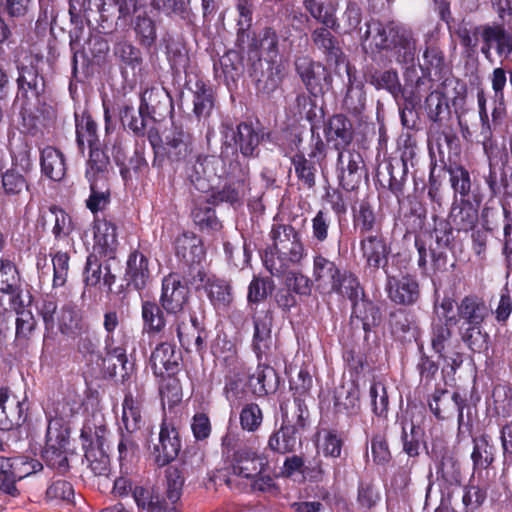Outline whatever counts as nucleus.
<instances>
[{"label":"nucleus","instance_id":"obj_22","mask_svg":"<svg viewBox=\"0 0 512 512\" xmlns=\"http://www.w3.org/2000/svg\"><path fill=\"white\" fill-rule=\"evenodd\" d=\"M116 230L115 224L111 221L96 218L94 220V250L112 257L118 245Z\"/></svg>","mask_w":512,"mask_h":512},{"label":"nucleus","instance_id":"obj_47","mask_svg":"<svg viewBox=\"0 0 512 512\" xmlns=\"http://www.w3.org/2000/svg\"><path fill=\"white\" fill-rule=\"evenodd\" d=\"M247 48L249 51H257L260 49L266 54L269 61H273L278 55V37L274 30L265 28L260 35L259 41L249 38Z\"/></svg>","mask_w":512,"mask_h":512},{"label":"nucleus","instance_id":"obj_52","mask_svg":"<svg viewBox=\"0 0 512 512\" xmlns=\"http://www.w3.org/2000/svg\"><path fill=\"white\" fill-rule=\"evenodd\" d=\"M460 329L461 339L472 351L479 352L486 347L488 335L482 324H462Z\"/></svg>","mask_w":512,"mask_h":512},{"label":"nucleus","instance_id":"obj_11","mask_svg":"<svg viewBox=\"0 0 512 512\" xmlns=\"http://www.w3.org/2000/svg\"><path fill=\"white\" fill-rule=\"evenodd\" d=\"M25 401H21L8 388H0V425L4 429H11L13 426H20L26 420Z\"/></svg>","mask_w":512,"mask_h":512},{"label":"nucleus","instance_id":"obj_28","mask_svg":"<svg viewBox=\"0 0 512 512\" xmlns=\"http://www.w3.org/2000/svg\"><path fill=\"white\" fill-rule=\"evenodd\" d=\"M329 27H318L311 33L313 44L321 50L328 62L338 65L342 62L343 53L337 39L330 32Z\"/></svg>","mask_w":512,"mask_h":512},{"label":"nucleus","instance_id":"obj_29","mask_svg":"<svg viewBox=\"0 0 512 512\" xmlns=\"http://www.w3.org/2000/svg\"><path fill=\"white\" fill-rule=\"evenodd\" d=\"M450 219L455 228L459 231L472 230L478 222V211L474 205L466 200H455L452 204Z\"/></svg>","mask_w":512,"mask_h":512},{"label":"nucleus","instance_id":"obj_41","mask_svg":"<svg viewBox=\"0 0 512 512\" xmlns=\"http://www.w3.org/2000/svg\"><path fill=\"white\" fill-rule=\"evenodd\" d=\"M431 345L440 358L447 360L449 349L452 346V331L447 322L439 320L433 324Z\"/></svg>","mask_w":512,"mask_h":512},{"label":"nucleus","instance_id":"obj_4","mask_svg":"<svg viewBox=\"0 0 512 512\" xmlns=\"http://www.w3.org/2000/svg\"><path fill=\"white\" fill-rule=\"evenodd\" d=\"M295 69L306 89L315 96L323 93L331 84V76L326 67L308 56L298 57Z\"/></svg>","mask_w":512,"mask_h":512},{"label":"nucleus","instance_id":"obj_39","mask_svg":"<svg viewBox=\"0 0 512 512\" xmlns=\"http://www.w3.org/2000/svg\"><path fill=\"white\" fill-rule=\"evenodd\" d=\"M76 137L82 153L85 145H88L90 150L98 148L97 125L90 116L83 115L81 119L76 118Z\"/></svg>","mask_w":512,"mask_h":512},{"label":"nucleus","instance_id":"obj_56","mask_svg":"<svg viewBox=\"0 0 512 512\" xmlns=\"http://www.w3.org/2000/svg\"><path fill=\"white\" fill-rule=\"evenodd\" d=\"M134 30L142 45L150 47L155 42L156 26L145 11L136 16Z\"/></svg>","mask_w":512,"mask_h":512},{"label":"nucleus","instance_id":"obj_7","mask_svg":"<svg viewBox=\"0 0 512 512\" xmlns=\"http://www.w3.org/2000/svg\"><path fill=\"white\" fill-rule=\"evenodd\" d=\"M162 149L171 162L184 161L193 151L192 136L183 127L173 124L164 136Z\"/></svg>","mask_w":512,"mask_h":512},{"label":"nucleus","instance_id":"obj_46","mask_svg":"<svg viewBox=\"0 0 512 512\" xmlns=\"http://www.w3.org/2000/svg\"><path fill=\"white\" fill-rule=\"evenodd\" d=\"M57 321L60 332L72 337L87 326L82 322L80 313L68 305L61 308Z\"/></svg>","mask_w":512,"mask_h":512},{"label":"nucleus","instance_id":"obj_53","mask_svg":"<svg viewBox=\"0 0 512 512\" xmlns=\"http://www.w3.org/2000/svg\"><path fill=\"white\" fill-rule=\"evenodd\" d=\"M114 55L121 61L125 68H130L134 71L141 66L142 57L139 49L127 41L116 43Z\"/></svg>","mask_w":512,"mask_h":512},{"label":"nucleus","instance_id":"obj_27","mask_svg":"<svg viewBox=\"0 0 512 512\" xmlns=\"http://www.w3.org/2000/svg\"><path fill=\"white\" fill-rule=\"evenodd\" d=\"M305 10L322 25L337 31L340 27L336 11L337 5L330 0H303Z\"/></svg>","mask_w":512,"mask_h":512},{"label":"nucleus","instance_id":"obj_54","mask_svg":"<svg viewBox=\"0 0 512 512\" xmlns=\"http://www.w3.org/2000/svg\"><path fill=\"white\" fill-rule=\"evenodd\" d=\"M292 164L298 180L307 188L315 186L316 167L313 162L306 159L302 154H296L292 157Z\"/></svg>","mask_w":512,"mask_h":512},{"label":"nucleus","instance_id":"obj_25","mask_svg":"<svg viewBox=\"0 0 512 512\" xmlns=\"http://www.w3.org/2000/svg\"><path fill=\"white\" fill-rule=\"evenodd\" d=\"M325 136L337 150L343 149L353 139L352 124L345 116L335 115L328 121Z\"/></svg>","mask_w":512,"mask_h":512},{"label":"nucleus","instance_id":"obj_37","mask_svg":"<svg viewBox=\"0 0 512 512\" xmlns=\"http://www.w3.org/2000/svg\"><path fill=\"white\" fill-rule=\"evenodd\" d=\"M352 323L359 321L365 332L371 330L380 322V314L378 308L370 301L360 298L353 303Z\"/></svg>","mask_w":512,"mask_h":512},{"label":"nucleus","instance_id":"obj_19","mask_svg":"<svg viewBox=\"0 0 512 512\" xmlns=\"http://www.w3.org/2000/svg\"><path fill=\"white\" fill-rule=\"evenodd\" d=\"M175 253L190 266L198 265L205 256L202 240L191 232H184L176 238Z\"/></svg>","mask_w":512,"mask_h":512},{"label":"nucleus","instance_id":"obj_1","mask_svg":"<svg viewBox=\"0 0 512 512\" xmlns=\"http://www.w3.org/2000/svg\"><path fill=\"white\" fill-rule=\"evenodd\" d=\"M270 236L276 251V258L266 259V267L272 275L280 276L286 270L301 261L307 255L300 233L291 225L272 226Z\"/></svg>","mask_w":512,"mask_h":512},{"label":"nucleus","instance_id":"obj_35","mask_svg":"<svg viewBox=\"0 0 512 512\" xmlns=\"http://www.w3.org/2000/svg\"><path fill=\"white\" fill-rule=\"evenodd\" d=\"M142 401L131 392L125 395L122 404V423L127 433L137 432L142 425Z\"/></svg>","mask_w":512,"mask_h":512},{"label":"nucleus","instance_id":"obj_42","mask_svg":"<svg viewBox=\"0 0 512 512\" xmlns=\"http://www.w3.org/2000/svg\"><path fill=\"white\" fill-rule=\"evenodd\" d=\"M327 292H334L343 297H347L353 303L359 300L362 294V289L358 279L349 272H339V277L335 279V283L331 285Z\"/></svg>","mask_w":512,"mask_h":512},{"label":"nucleus","instance_id":"obj_49","mask_svg":"<svg viewBox=\"0 0 512 512\" xmlns=\"http://www.w3.org/2000/svg\"><path fill=\"white\" fill-rule=\"evenodd\" d=\"M379 488L370 482H362L358 487L357 504L362 512H375L381 502Z\"/></svg>","mask_w":512,"mask_h":512},{"label":"nucleus","instance_id":"obj_15","mask_svg":"<svg viewBox=\"0 0 512 512\" xmlns=\"http://www.w3.org/2000/svg\"><path fill=\"white\" fill-rule=\"evenodd\" d=\"M66 446V437L58 429L53 430L50 423L47 428L46 445L43 451V458L48 466L59 470L67 468Z\"/></svg>","mask_w":512,"mask_h":512},{"label":"nucleus","instance_id":"obj_44","mask_svg":"<svg viewBox=\"0 0 512 512\" xmlns=\"http://www.w3.org/2000/svg\"><path fill=\"white\" fill-rule=\"evenodd\" d=\"M298 443L295 425H283L279 431L269 439V447L279 453L285 454L295 449Z\"/></svg>","mask_w":512,"mask_h":512},{"label":"nucleus","instance_id":"obj_33","mask_svg":"<svg viewBox=\"0 0 512 512\" xmlns=\"http://www.w3.org/2000/svg\"><path fill=\"white\" fill-rule=\"evenodd\" d=\"M110 170L109 157L101 149L92 148L85 171L88 182H109Z\"/></svg>","mask_w":512,"mask_h":512},{"label":"nucleus","instance_id":"obj_2","mask_svg":"<svg viewBox=\"0 0 512 512\" xmlns=\"http://www.w3.org/2000/svg\"><path fill=\"white\" fill-rule=\"evenodd\" d=\"M18 72V91L13 102V109L25 118L26 115H31L32 108L35 107L40 95L44 92L45 82L32 60L28 64L21 63L18 66Z\"/></svg>","mask_w":512,"mask_h":512},{"label":"nucleus","instance_id":"obj_23","mask_svg":"<svg viewBox=\"0 0 512 512\" xmlns=\"http://www.w3.org/2000/svg\"><path fill=\"white\" fill-rule=\"evenodd\" d=\"M482 53L488 56L491 49L498 55H508L512 51V35L502 25L485 26L482 30Z\"/></svg>","mask_w":512,"mask_h":512},{"label":"nucleus","instance_id":"obj_55","mask_svg":"<svg viewBox=\"0 0 512 512\" xmlns=\"http://www.w3.org/2000/svg\"><path fill=\"white\" fill-rule=\"evenodd\" d=\"M88 468L95 476H108L110 471V460L105 449H96L91 446L85 454Z\"/></svg>","mask_w":512,"mask_h":512},{"label":"nucleus","instance_id":"obj_61","mask_svg":"<svg viewBox=\"0 0 512 512\" xmlns=\"http://www.w3.org/2000/svg\"><path fill=\"white\" fill-rule=\"evenodd\" d=\"M449 174L455 195L459 194L461 199H465L471 191V179L468 170L463 166H454L449 168Z\"/></svg>","mask_w":512,"mask_h":512},{"label":"nucleus","instance_id":"obj_26","mask_svg":"<svg viewBox=\"0 0 512 512\" xmlns=\"http://www.w3.org/2000/svg\"><path fill=\"white\" fill-rule=\"evenodd\" d=\"M399 25L395 22L383 24L378 21H372L367 24L364 40L370 41V45H373L377 50L391 49L393 44L392 38H394Z\"/></svg>","mask_w":512,"mask_h":512},{"label":"nucleus","instance_id":"obj_12","mask_svg":"<svg viewBox=\"0 0 512 512\" xmlns=\"http://www.w3.org/2000/svg\"><path fill=\"white\" fill-rule=\"evenodd\" d=\"M233 166H236V172L235 175L231 176L237 177V179L224 186L222 190L211 195L214 204L220 202L239 203L249 192V172L247 167H241L238 162L233 164Z\"/></svg>","mask_w":512,"mask_h":512},{"label":"nucleus","instance_id":"obj_17","mask_svg":"<svg viewBox=\"0 0 512 512\" xmlns=\"http://www.w3.org/2000/svg\"><path fill=\"white\" fill-rule=\"evenodd\" d=\"M491 314L489 305L477 295H467L457 305V315L462 324H483Z\"/></svg>","mask_w":512,"mask_h":512},{"label":"nucleus","instance_id":"obj_24","mask_svg":"<svg viewBox=\"0 0 512 512\" xmlns=\"http://www.w3.org/2000/svg\"><path fill=\"white\" fill-rule=\"evenodd\" d=\"M392 48L396 61L401 64H413L417 52V41L411 29L399 25L394 38Z\"/></svg>","mask_w":512,"mask_h":512},{"label":"nucleus","instance_id":"obj_10","mask_svg":"<svg viewBox=\"0 0 512 512\" xmlns=\"http://www.w3.org/2000/svg\"><path fill=\"white\" fill-rule=\"evenodd\" d=\"M465 405L466 400L459 393L454 392L452 395H449L447 390H436L432 401L429 402L430 410L438 419H447L457 411L459 426L464 421L463 410Z\"/></svg>","mask_w":512,"mask_h":512},{"label":"nucleus","instance_id":"obj_50","mask_svg":"<svg viewBox=\"0 0 512 512\" xmlns=\"http://www.w3.org/2000/svg\"><path fill=\"white\" fill-rule=\"evenodd\" d=\"M48 218L53 222L52 234L57 240L67 238L73 231L71 217L61 208L51 206L48 212Z\"/></svg>","mask_w":512,"mask_h":512},{"label":"nucleus","instance_id":"obj_3","mask_svg":"<svg viewBox=\"0 0 512 512\" xmlns=\"http://www.w3.org/2000/svg\"><path fill=\"white\" fill-rule=\"evenodd\" d=\"M236 166L230 164L225 169L224 159L214 155H199L195 161L186 167V176L199 191L205 192L211 188L214 180L228 175H235Z\"/></svg>","mask_w":512,"mask_h":512},{"label":"nucleus","instance_id":"obj_64","mask_svg":"<svg viewBox=\"0 0 512 512\" xmlns=\"http://www.w3.org/2000/svg\"><path fill=\"white\" fill-rule=\"evenodd\" d=\"M332 216L327 210H319L311 220L312 239L323 243L328 239Z\"/></svg>","mask_w":512,"mask_h":512},{"label":"nucleus","instance_id":"obj_60","mask_svg":"<svg viewBox=\"0 0 512 512\" xmlns=\"http://www.w3.org/2000/svg\"><path fill=\"white\" fill-rule=\"evenodd\" d=\"M168 95L159 88L146 89L141 95V103L138 109L140 114L152 115L156 113L158 105L166 102Z\"/></svg>","mask_w":512,"mask_h":512},{"label":"nucleus","instance_id":"obj_57","mask_svg":"<svg viewBox=\"0 0 512 512\" xmlns=\"http://www.w3.org/2000/svg\"><path fill=\"white\" fill-rule=\"evenodd\" d=\"M28 188L26 179L15 168L8 169L1 175V189L8 196L20 195Z\"/></svg>","mask_w":512,"mask_h":512},{"label":"nucleus","instance_id":"obj_43","mask_svg":"<svg viewBox=\"0 0 512 512\" xmlns=\"http://www.w3.org/2000/svg\"><path fill=\"white\" fill-rule=\"evenodd\" d=\"M474 470L487 469L494 461V447L489 443L487 435L474 439V447L471 454Z\"/></svg>","mask_w":512,"mask_h":512},{"label":"nucleus","instance_id":"obj_5","mask_svg":"<svg viewBox=\"0 0 512 512\" xmlns=\"http://www.w3.org/2000/svg\"><path fill=\"white\" fill-rule=\"evenodd\" d=\"M189 289L181 282L180 276L171 273L162 281V292L160 303L162 308L175 316L186 313L185 307L188 303Z\"/></svg>","mask_w":512,"mask_h":512},{"label":"nucleus","instance_id":"obj_8","mask_svg":"<svg viewBox=\"0 0 512 512\" xmlns=\"http://www.w3.org/2000/svg\"><path fill=\"white\" fill-rule=\"evenodd\" d=\"M272 324L273 317L269 311H261L253 317L252 350L260 362L267 360L272 350Z\"/></svg>","mask_w":512,"mask_h":512},{"label":"nucleus","instance_id":"obj_38","mask_svg":"<svg viewBox=\"0 0 512 512\" xmlns=\"http://www.w3.org/2000/svg\"><path fill=\"white\" fill-rule=\"evenodd\" d=\"M233 474L243 478H253L258 475V463L256 452L251 449H239L234 454Z\"/></svg>","mask_w":512,"mask_h":512},{"label":"nucleus","instance_id":"obj_16","mask_svg":"<svg viewBox=\"0 0 512 512\" xmlns=\"http://www.w3.org/2000/svg\"><path fill=\"white\" fill-rule=\"evenodd\" d=\"M360 250L369 268H385L388 263L389 247L380 234L368 235L361 239Z\"/></svg>","mask_w":512,"mask_h":512},{"label":"nucleus","instance_id":"obj_20","mask_svg":"<svg viewBox=\"0 0 512 512\" xmlns=\"http://www.w3.org/2000/svg\"><path fill=\"white\" fill-rule=\"evenodd\" d=\"M73 337H77V351L86 361L96 362L99 366H105L107 361L115 359L114 357H108L105 351L103 353L100 352L98 349V338L88 325Z\"/></svg>","mask_w":512,"mask_h":512},{"label":"nucleus","instance_id":"obj_14","mask_svg":"<svg viewBox=\"0 0 512 512\" xmlns=\"http://www.w3.org/2000/svg\"><path fill=\"white\" fill-rule=\"evenodd\" d=\"M119 326V317L117 312L108 311L104 314L103 327L106 331V336L104 338V347L103 351H105L108 357H114L117 362L125 369V366L128 362L126 346L124 342L120 339H117L115 336V330Z\"/></svg>","mask_w":512,"mask_h":512},{"label":"nucleus","instance_id":"obj_36","mask_svg":"<svg viewBox=\"0 0 512 512\" xmlns=\"http://www.w3.org/2000/svg\"><path fill=\"white\" fill-rule=\"evenodd\" d=\"M177 334L178 340L183 348L191 351V343L199 329L197 318L190 313H181L174 317L171 327Z\"/></svg>","mask_w":512,"mask_h":512},{"label":"nucleus","instance_id":"obj_40","mask_svg":"<svg viewBox=\"0 0 512 512\" xmlns=\"http://www.w3.org/2000/svg\"><path fill=\"white\" fill-rule=\"evenodd\" d=\"M236 144L240 148V152L244 157H252L260 143L259 134L253 127L246 123L237 126L236 133L232 131Z\"/></svg>","mask_w":512,"mask_h":512},{"label":"nucleus","instance_id":"obj_30","mask_svg":"<svg viewBox=\"0 0 512 512\" xmlns=\"http://www.w3.org/2000/svg\"><path fill=\"white\" fill-rule=\"evenodd\" d=\"M340 269L330 259L316 255L313 258L312 281L318 289L328 291L335 279L339 277Z\"/></svg>","mask_w":512,"mask_h":512},{"label":"nucleus","instance_id":"obj_31","mask_svg":"<svg viewBox=\"0 0 512 512\" xmlns=\"http://www.w3.org/2000/svg\"><path fill=\"white\" fill-rule=\"evenodd\" d=\"M148 259L137 251L130 254L127 261L125 280L127 285H132L135 289H143L149 279Z\"/></svg>","mask_w":512,"mask_h":512},{"label":"nucleus","instance_id":"obj_6","mask_svg":"<svg viewBox=\"0 0 512 512\" xmlns=\"http://www.w3.org/2000/svg\"><path fill=\"white\" fill-rule=\"evenodd\" d=\"M363 167V159L359 152L345 148L339 150L337 159L338 178L345 190H354L360 184Z\"/></svg>","mask_w":512,"mask_h":512},{"label":"nucleus","instance_id":"obj_32","mask_svg":"<svg viewBox=\"0 0 512 512\" xmlns=\"http://www.w3.org/2000/svg\"><path fill=\"white\" fill-rule=\"evenodd\" d=\"M40 165L43 174L54 181H60L66 173V162L63 153L52 146L41 151Z\"/></svg>","mask_w":512,"mask_h":512},{"label":"nucleus","instance_id":"obj_13","mask_svg":"<svg viewBox=\"0 0 512 512\" xmlns=\"http://www.w3.org/2000/svg\"><path fill=\"white\" fill-rule=\"evenodd\" d=\"M387 292L393 302L402 305H412L420 296L419 284L410 275L388 277Z\"/></svg>","mask_w":512,"mask_h":512},{"label":"nucleus","instance_id":"obj_18","mask_svg":"<svg viewBox=\"0 0 512 512\" xmlns=\"http://www.w3.org/2000/svg\"><path fill=\"white\" fill-rule=\"evenodd\" d=\"M258 366L248 376L247 387L257 397L273 393L278 388V376L269 364L258 361Z\"/></svg>","mask_w":512,"mask_h":512},{"label":"nucleus","instance_id":"obj_63","mask_svg":"<svg viewBox=\"0 0 512 512\" xmlns=\"http://www.w3.org/2000/svg\"><path fill=\"white\" fill-rule=\"evenodd\" d=\"M263 413L255 403L245 405L240 412V424L243 430L255 432L261 426Z\"/></svg>","mask_w":512,"mask_h":512},{"label":"nucleus","instance_id":"obj_34","mask_svg":"<svg viewBox=\"0 0 512 512\" xmlns=\"http://www.w3.org/2000/svg\"><path fill=\"white\" fill-rule=\"evenodd\" d=\"M162 306L153 301H143L141 316L143 320V331L149 335H157L163 332L166 326V319Z\"/></svg>","mask_w":512,"mask_h":512},{"label":"nucleus","instance_id":"obj_45","mask_svg":"<svg viewBox=\"0 0 512 512\" xmlns=\"http://www.w3.org/2000/svg\"><path fill=\"white\" fill-rule=\"evenodd\" d=\"M90 196L86 200L87 208L96 214L105 210L111 201V190L109 182L89 183Z\"/></svg>","mask_w":512,"mask_h":512},{"label":"nucleus","instance_id":"obj_21","mask_svg":"<svg viewBox=\"0 0 512 512\" xmlns=\"http://www.w3.org/2000/svg\"><path fill=\"white\" fill-rule=\"evenodd\" d=\"M180 355L170 343L159 344L151 354L150 363L157 376L174 374L178 368Z\"/></svg>","mask_w":512,"mask_h":512},{"label":"nucleus","instance_id":"obj_9","mask_svg":"<svg viewBox=\"0 0 512 512\" xmlns=\"http://www.w3.org/2000/svg\"><path fill=\"white\" fill-rule=\"evenodd\" d=\"M181 449V441L178 431L174 425L163 419L158 437V444L154 445L156 453V462L164 466L173 461L179 454Z\"/></svg>","mask_w":512,"mask_h":512},{"label":"nucleus","instance_id":"obj_62","mask_svg":"<svg viewBox=\"0 0 512 512\" xmlns=\"http://www.w3.org/2000/svg\"><path fill=\"white\" fill-rule=\"evenodd\" d=\"M165 477L166 496L171 503H176L182 495L184 477L178 468L172 466L166 469Z\"/></svg>","mask_w":512,"mask_h":512},{"label":"nucleus","instance_id":"obj_59","mask_svg":"<svg viewBox=\"0 0 512 512\" xmlns=\"http://www.w3.org/2000/svg\"><path fill=\"white\" fill-rule=\"evenodd\" d=\"M353 213L354 226L359 228L361 233H366L373 229L376 217L368 201H360L358 207L353 209Z\"/></svg>","mask_w":512,"mask_h":512},{"label":"nucleus","instance_id":"obj_51","mask_svg":"<svg viewBox=\"0 0 512 512\" xmlns=\"http://www.w3.org/2000/svg\"><path fill=\"white\" fill-rule=\"evenodd\" d=\"M193 103L194 113L198 118H207L210 116L214 107L213 93L202 81L196 83Z\"/></svg>","mask_w":512,"mask_h":512},{"label":"nucleus","instance_id":"obj_58","mask_svg":"<svg viewBox=\"0 0 512 512\" xmlns=\"http://www.w3.org/2000/svg\"><path fill=\"white\" fill-rule=\"evenodd\" d=\"M241 67V60L237 52L228 51L214 62V71L217 76L234 79L235 73Z\"/></svg>","mask_w":512,"mask_h":512},{"label":"nucleus","instance_id":"obj_48","mask_svg":"<svg viewBox=\"0 0 512 512\" xmlns=\"http://www.w3.org/2000/svg\"><path fill=\"white\" fill-rule=\"evenodd\" d=\"M208 297L216 308H225L233 300L230 284L222 279L209 280L206 286Z\"/></svg>","mask_w":512,"mask_h":512}]
</instances>
